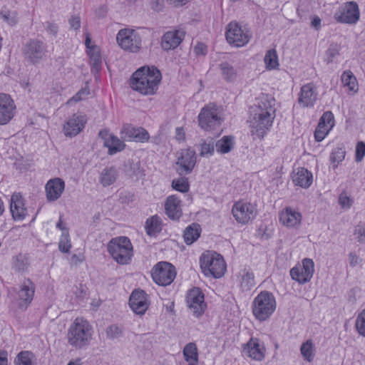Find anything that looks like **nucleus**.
<instances>
[{
  "instance_id": "f257e3e1",
  "label": "nucleus",
  "mask_w": 365,
  "mask_h": 365,
  "mask_svg": "<svg viewBox=\"0 0 365 365\" xmlns=\"http://www.w3.org/2000/svg\"><path fill=\"white\" fill-rule=\"evenodd\" d=\"M275 100L270 96L262 95L250 120L252 135L262 139L272 125L275 118Z\"/></svg>"
},
{
  "instance_id": "f03ea898",
  "label": "nucleus",
  "mask_w": 365,
  "mask_h": 365,
  "mask_svg": "<svg viewBox=\"0 0 365 365\" xmlns=\"http://www.w3.org/2000/svg\"><path fill=\"white\" fill-rule=\"evenodd\" d=\"M161 78V73L156 67L143 66L132 75L130 86L143 95H153L158 89Z\"/></svg>"
},
{
  "instance_id": "7ed1b4c3",
  "label": "nucleus",
  "mask_w": 365,
  "mask_h": 365,
  "mask_svg": "<svg viewBox=\"0 0 365 365\" xmlns=\"http://www.w3.org/2000/svg\"><path fill=\"white\" fill-rule=\"evenodd\" d=\"M93 329L83 318L77 317L71 324L67 334L68 344L76 349L88 346L92 340Z\"/></svg>"
},
{
  "instance_id": "20e7f679",
  "label": "nucleus",
  "mask_w": 365,
  "mask_h": 365,
  "mask_svg": "<svg viewBox=\"0 0 365 365\" xmlns=\"http://www.w3.org/2000/svg\"><path fill=\"white\" fill-rule=\"evenodd\" d=\"M277 304L273 294L262 291L254 299L252 304L253 315L259 321H265L276 309Z\"/></svg>"
},
{
  "instance_id": "39448f33",
  "label": "nucleus",
  "mask_w": 365,
  "mask_h": 365,
  "mask_svg": "<svg viewBox=\"0 0 365 365\" xmlns=\"http://www.w3.org/2000/svg\"><path fill=\"white\" fill-rule=\"evenodd\" d=\"M108 252L115 261L120 264H127L133 256V246L127 237L113 238L108 244Z\"/></svg>"
},
{
  "instance_id": "423d86ee",
  "label": "nucleus",
  "mask_w": 365,
  "mask_h": 365,
  "mask_svg": "<svg viewBox=\"0 0 365 365\" xmlns=\"http://www.w3.org/2000/svg\"><path fill=\"white\" fill-rule=\"evenodd\" d=\"M200 267L205 275L220 278L226 271L225 262L220 254L214 251H206L200 258Z\"/></svg>"
},
{
  "instance_id": "0eeeda50",
  "label": "nucleus",
  "mask_w": 365,
  "mask_h": 365,
  "mask_svg": "<svg viewBox=\"0 0 365 365\" xmlns=\"http://www.w3.org/2000/svg\"><path fill=\"white\" fill-rule=\"evenodd\" d=\"M222 122L221 111L215 103L205 106L198 115L199 125L205 130H215Z\"/></svg>"
},
{
  "instance_id": "6e6552de",
  "label": "nucleus",
  "mask_w": 365,
  "mask_h": 365,
  "mask_svg": "<svg viewBox=\"0 0 365 365\" xmlns=\"http://www.w3.org/2000/svg\"><path fill=\"white\" fill-rule=\"evenodd\" d=\"M46 48L43 41L36 39H29L22 47V55L24 60L31 64L38 63L45 56Z\"/></svg>"
},
{
  "instance_id": "1a4fd4ad",
  "label": "nucleus",
  "mask_w": 365,
  "mask_h": 365,
  "mask_svg": "<svg viewBox=\"0 0 365 365\" xmlns=\"http://www.w3.org/2000/svg\"><path fill=\"white\" fill-rule=\"evenodd\" d=\"M118 45L125 51L137 53L142 44L140 35L133 29H120L116 36Z\"/></svg>"
},
{
  "instance_id": "9d476101",
  "label": "nucleus",
  "mask_w": 365,
  "mask_h": 365,
  "mask_svg": "<svg viewBox=\"0 0 365 365\" xmlns=\"http://www.w3.org/2000/svg\"><path fill=\"white\" fill-rule=\"evenodd\" d=\"M153 281L160 286L171 284L176 276L175 267L168 262H160L155 264L151 271Z\"/></svg>"
},
{
  "instance_id": "9b49d317",
  "label": "nucleus",
  "mask_w": 365,
  "mask_h": 365,
  "mask_svg": "<svg viewBox=\"0 0 365 365\" xmlns=\"http://www.w3.org/2000/svg\"><path fill=\"white\" fill-rule=\"evenodd\" d=\"M359 6L355 1H348L341 6L334 14V19L341 24H355L359 19Z\"/></svg>"
},
{
  "instance_id": "f8f14e48",
  "label": "nucleus",
  "mask_w": 365,
  "mask_h": 365,
  "mask_svg": "<svg viewBox=\"0 0 365 365\" xmlns=\"http://www.w3.org/2000/svg\"><path fill=\"white\" fill-rule=\"evenodd\" d=\"M225 36L227 42L236 47L243 46L250 41L248 31L234 21L227 26Z\"/></svg>"
},
{
  "instance_id": "ddd939ff",
  "label": "nucleus",
  "mask_w": 365,
  "mask_h": 365,
  "mask_svg": "<svg viewBox=\"0 0 365 365\" xmlns=\"http://www.w3.org/2000/svg\"><path fill=\"white\" fill-rule=\"evenodd\" d=\"M255 205L245 201L236 202L232 209V213L236 221L241 224L248 223L253 220L257 215Z\"/></svg>"
},
{
  "instance_id": "4468645a",
  "label": "nucleus",
  "mask_w": 365,
  "mask_h": 365,
  "mask_svg": "<svg viewBox=\"0 0 365 365\" xmlns=\"http://www.w3.org/2000/svg\"><path fill=\"white\" fill-rule=\"evenodd\" d=\"M314 272V264L312 259L305 258L302 265L296 266L291 269L290 275L292 279L301 284L309 282Z\"/></svg>"
},
{
  "instance_id": "2eb2a0df",
  "label": "nucleus",
  "mask_w": 365,
  "mask_h": 365,
  "mask_svg": "<svg viewBox=\"0 0 365 365\" xmlns=\"http://www.w3.org/2000/svg\"><path fill=\"white\" fill-rule=\"evenodd\" d=\"M196 163V153L194 150H182L176 162V171L179 175H187L192 172Z\"/></svg>"
},
{
  "instance_id": "dca6fc26",
  "label": "nucleus",
  "mask_w": 365,
  "mask_h": 365,
  "mask_svg": "<svg viewBox=\"0 0 365 365\" xmlns=\"http://www.w3.org/2000/svg\"><path fill=\"white\" fill-rule=\"evenodd\" d=\"M187 304L192 314L197 317L201 316L206 308L204 294L199 288H193L187 296Z\"/></svg>"
},
{
  "instance_id": "f3484780",
  "label": "nucleus",
  "mask_w": 365,
  "mask_h": 365,
  "mask_svg": "<svg viewBox=\"0 0 365 365\" xmlns=\"http://www.w3.org/2000/svg\"><path fill=\"white\" fill-rule=\"evenodd\" d=\"M149 304L148 294L145 291L135 289L131 293L129 298V305L136 314H144L148 309Z\"/></svg>"
},
{
  "instance_id": "a211bd4d",
  "label": "nucleus",
  "mask_w": 365,
  "mask_h": 365,
  "mask_svg": "<svg viewBox=\"0 0 365 365\" xmlns=\"http://www.w3.org/2000/svg\"><path fill=\"white\" fill-rule=\"evenodd\" d=\"M121 138L125 141L147 142L150 135L143 128H135L132 125L125 124L120 131Z\"/></svg>"
},
{
  "instance_id": "6ab92c4d",
  "label": "nucleus",
  "mask_w": 365,
  "mask_h": 365,
  "mask_svg": "<svg viewBox=\"0 0 365 365\" xmlns=\"http://www.w3.org/2000/svg\"><path fill=\"white\" fill-rule=\"evenodd\" d=\"M16 105L11 96L0 94V125L7 124L14 116Z\"/></svg>"
},
{
  "instance_id": "aec40b11",
  "label": "nucleus",
  "mask_w": 365,
  "mask_h": 365,
  "mask_svg": "<svg viewBox=\"0 0 365 365\" xmlns=\"http://www.w3.org/2000/svg\"><path fill=\"white\" fill-rule=\"evenodd\" d=\"M242 351L246 356L256 361H262L264 358L266 349L259 339L252 337L244 344Z\"/></svg>"
},
{
  "instance_id": "412c9836",
  "label": "nucleus",
  "mask_w": 365,
  "mask_h": 365,
  "mask_svg": "<svg viewBox=\"0 0 365 365\" xmlns=\"http://www.w3.org/2000/svg\"><path fill=\"white\" fill-rule=\"evenodd\" d=\"M185 37L182 30H174L166 32L161 38V47L165 51L173 50L177 48Z\"/></svg>"
},
{
  "instance_id": "4be33fe9",
  "label": "nucleus",
  "mask_w": 365,
  "mask_h": 365,
  "mask_svg": "<svg viewBox=\"0 0 365 365\" xmlns=\"http://www.w3.org/2000/svg\"><path fill=\"white\" fill-rule=\"evenodd\" d=\"M65 188L64 181L56 178L49 180L45 186L46 199L49 202L57 200L62 195Z\"/></svg>"
},
{
  "instance_id": "5701e85b",
  "label": "nucleus",
  "mask_w": 365,
  "mask_h": 365,
  "mask_svg": "<svg viewBox=\"0 0 365 365\" xmlns=\"http://www.w3.org/2000/svg\"><path fill=\"white\" fill-rule=\"evenodd\" d=\"M86 122L85 116L73 115L63 125L65 135L71 138L77 135L83 129Z\"/></svg>"
},
{
  "instance_id": "b1692460",
  "label": "nucleus",
  "mask_w": 365,
  "mask_h": 365,
  "mask_svg": "<svg viewBox=\"0 0 365 365\" xmlns=\"http://www.w3.org/2000/svg\"><path fill=\"white\" fill-rule=\"evenodd\" d=\"M10 210L15 220H24L27 210L24 205V200L20 193H14L11 197Z\"/></svg>"
},
{
  "instance_id": "393cba45",
  "label": "nucleus",
  "mask_w": 365,
  "mask_h": 365,
  "mask_svg": "<svg viewBox=\"0 0 365 365\" xmlns=\"http://www.w3.org/2000/svg\"><path fill=\"white\" fill-rule=\"evenodd\" d=\"M181 201L175 195L168 196L165 202V213L171 220H178L182 216Z\"/></svg>"
},
{
  "instance_id": "a878e982",
  "label": "nucleus",
  "mask_w": 365,
  "mask_h": 365,
  "mask_svg": "<svg viewBox=\"0 0 365 365\" xmlns=\"http://www.w3.org/2000/svg\"><path fill=\"white\" fill-rule=\"evenodd\" d=\"M301 220V213L295 211L290 207H286L279 214L280 222L289 227H294L300 225Z\"/></svg>"
},
{
  "instance_id": "bb28decb",
  "label": "nucleus",
  "mask_w": 365,
  "mask_h": 365,
  "mask_svg": "<svg viewBox=\"0 0 365 365\" xmlns=\"http://www.w3.org/2000/svg\"><path fill=\"white\" fill-rule=\"evenodd\" d=\"M317 98V93L312 83L305 84L301 88L298 100L301 106L303 107H312L316 102Z\"/></svg>"
},
{
  "instance_id": "cd10ccee",
  "label": "nucleus",
  "mask_w": 365,
  "mask_h": 365,
  "mask_svg": "<svg viewBox=\"0 0 365 365\" xmlns=\"http://www.w3.org/2000/svg\"><path fill=\"white\" fill-rule=\"evenodd\" d=\"M34 292V284L29 279L24 280L19 292V298L21 301V306L25 305L26 308L33 300Z\"/></svg>"
},
{
  "instance_id": "c85d7f7f",
  "label": "nucleus",
  "mask_w": 365,
  "mask_h": 365,
  "mask_svg": "<svg viewBox=\"0 0 365 365\" xmlns=\"http://www.w3.org/2000/svg\"><path fill=\"white\" fill-rule=\"evenodd\" d=\"M312 173L304 168H298L297 171L292 175L293 183L303 188H308L312 185Z\"/></svg>"
},
{
  "instance_id": "c756f323",
  "label": "nucleus",
  "mask_w": 365,
  "mask_h": 365,
  "mask_svg": "<svg viewBox=\"0 0 365 365\" xmlns=\"http://www.w3.org/2000/svg\"><path fill=\"white\" fill-rule=\"evenodd\" d=\"M118 177V172L115 167L104 168L100 175L99 181L103 187L113 184Z\"/></svg>"
},
{
  "instance_id": "7c9ffc66",
  "label": "nucleus",
  "mask_w": 365,
  "mask_h": 365,
  "mask_svg": "<svg viewBox=\"0 0 365 365\" xmlns=\"http://www.w3.org/2000/svg\"><path fill=\"white\" fill-rule=\"evenodd\" d=\"M341 81L344 87H346L350 92L356 93L359 91L358 82L356 76L350 70L343 72L341 76Z\"/></svg>"
},
{
  "instance_id": "2f4dec72",
  "label": "nucleus",
  "mask_w": 365,
  "mask_h": 365,
  "mask_svg": "<svg viewBox=\"0 0 365 365\" xmlns=\"http://www.w3.org/2000/svg\"><path fill=\"white\" fill-rule=\"evenodd\" d=\"M240 285L242 291H249L255 285L254 273L244 269L239 273Z\"/></svg>"
},
{
  "instance_id": "473e14b6",
  "label": "nucleus",
  "mask_w": 365,
  "mask_h": 365,
  "mask_svg": "<svg viewBox=\"0 0 365 365\" xmlns=\"http://www.w3.org/2000/svg\"><path fill=\"white\" fill-rule=\"evenodd\" d=\"M201 228L197 223H192L187 226L184 230L183 237L185 242L187 245H192L200 236Z\"/></svg>"
},
{
  "instance_id": "72a5a7b5",
  "label": "nucleus",
  "mask_w": 365,
  "mask_h": 365,
  "mask_svg": "<svg viewBox=\"0 0 365 365\" xmlns=\"http://www.w3.org/2000/svg\"><path fill=\"white\" fill-rule=\"evenodd\" d=\"M105 147L108 149L109 155H114L124 150L125 145L123 141L120 140L115 135L109 136L103 143Z\"/></svg>"
},
{
  "instance_id": "f704fd0d",
  "label": "nucleus",
  "mask_w": 365,
  "mask_h": 365,
  "mask_svg": "<svg viewBox=\"0 0 365 365\" xmlns=\"http://www.w3.org/2000/svg\"><path fill=\"white\" fill-rule=\"evenodd\" d=\"M161 218L157 215L147 219L145 224V228L148 235L153 236L159 233L162 230Z\"/></svg>"
},
{
  "instance_id": "c9c22d12",
  "label": "nucleus",
  "mask_w": 365,
  "mask_h": 365,
  "mask_svg": "<svg viewBox=\"0 0 365 365\" xmlns=\"http://www.w3.org/2000/svg\"><path fill=\"white\" fill-rule=\"evenodd\" d=\"M215 145L217 153L222 154L227 153L234 148V137L225 135L220 140H218Z\"/></svg>"
},
{
  "instance_id": "e433bc0d",
  "label": "nucleus",
  "mask_w": 365,
  "mask_h": 365,
  "mask_svg": "<svg viewBox=\"0 0 365 365\" xmlns=\"http://www.w3.org/2000/svg\"><path fill=\"white\" fill-rule=\"evenodd\" d=\"M221 75L227 82H233L237 76V69L228 62H222L219 65Z\"/></svg>"
},
{
  "instance_id": "4c0bfd02",
  "label": "nucleus",
  "mask_w": 365,
  "mask_h": 365,
  "mask_svg": "<svg viewBox=\"0 0 365 365\" xmlns=\"http://www.w3.org/2000/svg\"><path fill=\"white\" fill-rule=\"evenodd\" d=\"M90 57V63L92 68L95 69L96 72L100 71L102 64L101 56L100 49L97 46H92L91 50L87 51Z\"/></svg>"
},
{
  "instance_id": "58836bf2",
  "label": "nucleus",
  "mask_w": 365,
  "mask_h": 365,
  "mask_svg": "<svg viewBox=\"0 0 365 365\" xmlns=\"http://www.w3.org/2000/svg\"><path fill=\"white\" fill-rule=\"evenodd\" d=\"M300 351L304 360L312 362L314 357V345L312 339L307 340L300 347Z\"/></svg>"
},
{
  "instance_id": "ea45409f",
  "label": "nucleus",
  "mask_w": 365,
  "mask_h": 365,
  "mask_svg": "<svg viewBox=\"0 0 365 365\" xmlns=\"http://www.w3.org/2000/svg\"><path fill=\"white\" fill-rule=\"evenodd\" d=\"M183 355L185 361L195 363L197 365L198 361L197 349L194 343H189L184 347Z\"/></svg>"
},
{
  "instance_id": "a19ab883",
  "label": "nucleus",
  "mask_w": 365,
  "mask_h": 365,
  "mask_svg": "<svg viewBox=\"0 0 365 365\" xmlns=\"http://www.w3.org/2000/svg\"><path fill=\"white\" fill-rule=\"evenodd\" d=\"M35 356L29 351H22L14 360V365H35Z\"/></svg>"
},
{
  "instance_id": "79ce46f5",
  "label": "nucleus",
  "mask_w": 365,
  "mask_h": 365,
  "mask_svg": "<svg viewBox=\"0 0 365 365\" xmlns=\"http://www.w3.org/2000/svg\"><path fill=\"white\" fill-rule=\"evenodd\" d=\"M264 61L266 68L268 70L275 69L279 66L277 53L275 49L268 50L265 54Z\"/></svg>"
},
{
  "instance_id": "37998d69",
  "label": "nucleus",
  "mask_w": 365,
  "mask_h": 365,
  "mask_svg": "<svg viewBox=\"0 0 365 365\" xmlns=\"http://www.w3.org/2000/svg\"><path fill=\"white\" fill-rule=\"evenodd\" d=\"M172 187L177 191L180 192H186L189 190L190 187L188 179L185 177L174 179L172 181Z\"/></svg>"
},
{
  "instance_id": "c03bdc74",
  "label": "nucleus",
  "mask_w": 365,
  "mask_h": 365,
  "mask_svg": "<svg viewBox=\"0 0 365 365\" xmlns=\"http://www.w3.org/2000/svg\"><path fill=\"white\" fill-rule=\"evenodd\" d=\"M0 16L4 21L11 26H14L17 23V13L15 11L3 9L0 11Z\"/></svg>"
},
{
  "instance_id": "a18cd8bd",
  "label": "nucleus",
  "mask_w": 365,
  "mask_h": 365,
  "mask_svg": "<svg viewBox=\"0 0 365 365\" xmlns=\"http://www.w3.org/2000/svg\"><path fill=\"white\" fill-rule=\"evenodd\" d=\"M123 328L122 326L112 324L106 331V336L110 339H116L122 336Z\"/></svg>"
},
{
  "instance_id": "49530a36",
  "label": "nucleus",
  "mask_w": 365,
  "mask_h": 365,
  "mask_svg": "<svg viewBox=\"0 0 365 365\" xmlns=\"http://www.w3.org/2000/svg\"><path fill=\"white\" fill-rule=\"evenodd\" d=\"M340 50V45L337 43H331L326 51L327 58H325V61L327 63H331L333 61V59L339 55Z\"/></svg>"
},
{
  "instance_id": "de8ad7c7",
  "label": "nucleus",
  "mask_w": 365,
  "mask_h": 365,
  "mask_svg": "<svg viewBox=\"0 0 365 365\" xmlns=\"http://www.w3.org/2000/svg\"><path fill=\"white\" fill-rule=\"evenodd\" d=\"M71 247L68 232H63L58 242L59 250L63 253H68Z\"/></svg>"
},
{
  "instance_id": "09e8293b",
  "label": "nucleus",
  "mask_w": 365,
  "mask_h": 365,
  "mask_svg": "<svg viewBox=\"0 0 365 365\" xmlns=\"http://www.w3.org/2000/svg\"><path fill=\"white\" fill-rule=\"evenodd\" d=\"M215 144L212 139L210 140L208 142L204 141L200 145V155L202 157H205L207 155H212L215 150Z\"/></svg>"
},
{
  "instance_id": "8fccbe9b",
  "label": "nucleus",
  "mask_w": 365,
  "mask_h": 365,
  "mask_svg": "<svg viewBox=\"0 0 365 365\" xmlns=\"http://www.w3.org/2000/svg\"><path fill=\"white\" fill-rule=\"evenodd\" d=\"M354 235L356 240L362 244H365V223L359 222L355 226Z\"/></svg>"
},
{
  "instance_id": "3c124183",
  "label": "nucleus",
  "mask_w": 365,
  "mask_h": 365,
  "mask_svg": "<svg viewBox=\"0 0 365 365\" xmlns=\"http://www.w3.org/2000/svg\"><path fill=\"white\" fill-rule=\"evenodd\" d=\"M345 150L343 148H336L331 153L330 160L332 163H336L334 165V168L337 167V165L341 162L345 158Z\"/></svg>"
},
{
  "instance_id": "603ef678",
  "label": "nucleus",
  "mask_w": 365,
  "mask_h": 365,
  "mask_svg": "<svg viewBox=\"0 0 365 365\" xmlns=\"http://www.w3.org/2000/svg\"><path fill=\"white\" fill-rule=\"evenodd\" d=\"M355 326L358 333L365 337V309L358 314Z\"/></svg>"
},
{
  "instance_id": "864d4df0",
  "label": "nucleus",
  "mask_w": 365,
  "mask_h": 365,
  "mask_svg": "<svg viewBox=\"0 0 365 365\" xmlns=\"http://www.w3.org/2000/svg\"><path fill=\"white\" fill-rule=\"evenodd\" d=\"M319 123L331 129L334 125V115L331 111H326L321 117Z\"/></svg>"
},
{
  "instance_id": "5fc2aeb1",
  "label": "nucleus",
  "mask_w": 365,
  "mask_h": 365,
  "mask_svg": "<svg viewBox=\"0 0 365 365\" xmlns=\"http://www.w3.org/2000/svg\"><path fill=\"white\" fill-rule=\"evenodd\" d=\"M29 266L28 259L26 256L19 255L14 262V267L16 270L21 272L27 269Z\"/></svg>"
},
{
  "instance_id": "6e6d98bb",
  "label": "nucleus",
  "mask_w": 365,
  "mask_h": 365,
  "mask_svg": "<svg viewBox=\"0 0 365 365\" xmlns=\"http://www.w3.org/2000/svg\"><path fill=\"white\" fill-rule=\"evenodd\" d=\"M329 128H325L322 125L318 123L317 128L314 132V138L316 141L321 142L324 139L325 136L328 134Z\"/></svg>"
},
{
  "instance_id": "4d7b16f0",
  "label": "nucleus",
  "mask_w": 365,
  "mask_h": 365,
  "mask_svg": "<svg viewBox=\"0 0 365 365\" xmlns=\"http://www.w3.org/2000/svg\"><path fill=\"white\" fill-rule=\"evenodd\" d=\"M365 155V143L359 141L356 146L355 160L358 163L361 162Z\"/></svg>"
},
{
  "instance_id": "13d9d810",
  "label": "nucleus",
  "mask_w": 365,
  "mask_h": 365,
  "mask_svg": "<svg viewBox=\"0 0 365 365\" xmlns=\"http://www.w3.org/2000/svg\"><path fill=\"white\" fill-rule=\"evenodd\" d=\"M339 203L343 208H349L351 205V200L343 192L339 195Z\"/></svg>"
},
{
  "instance_id": "bf43d9fd",
  "label": "nucleus",
  "mask_w": 365,
  "mask_h": 365,
  "mask_svg": "<svg viewBox=\"0 0 365 365\" xmlns=\"http://www.w3.org/2000/svg\"><path fill=\"white\" fill-rule=\"evenodd\" d=\"M130 169L133 170V175L136 177H141L143 174V170L140 167V164L139 162H132L130 163Z\"/></svg>"
},
{
  "instance_id": "052dcab7",
  "label": "nucleus",
  "mask_w": 365,
  "mask_h": 365,
  "mask_svg": "<svg viewBox=\"0 0 365 365\" xmlns=\"http://www.w3.org/2000/svg\"><path fill=\"white\" fill-rule=\"evenodd\" d=\"M89 94V91L87 88H81L78 92L73 96L68 102L75 101L78 102L83 99L84 97Z\"/></svg>"
},
{
  "instance_id": "680f3d73",
  "label": "nucleus",
  "mask_w": 365,
  "mask_h": 365,
  "mask_svg": "<svg viewBox=\"0 0 365 365\" xmlns=\"http://www.w3.org/2000/svg\"><path fill=\"white\" fill-rule=\"evenodd\" d=\"M69 24L71 29L78 30L81 27V19L78 16H72L69 19Z\"/></svg>"
},
{
  "instance_id": "e2e57ef3",
  "label": "nucleus",
  "mask_w": 365,
  "mask_h": 365,
  "mask_svg": "<svg viewBox=\"0 0 365 365\" xmlns=\"http://www.w3.org/2000/svg\"><path fill=\"white\" fill-rule=\"evenodd\" d=\"M46 29L49 34L53 36H56L58 33V26L55 23L46 22Z\"/></svg>"
},
{
  "instance_id": "0e129e2a",
  "label": "nucleus",
  "mask_w": 365,
  "mask_h": 365,
  "mask_svg": "<svg viewBox=\"0 0 365 365\" xmlns=\"http://www.w3.org/2000/svg\"><path fill=\"white\" fill-rule=\"evenodd\" d=\"M7 364H8L7 352L0 350V365H7Z\"/></svg>"
},
{
  "instance_id": "69168bd1",
  "label": "nucleus",
  "mask_w": 365,
  "mask_h": 365,
  "mask_svg": "<svg viewBox=\"0 0 365 365\" xmlns=\"http://www.w3.org/2000/svg\"><path fill=\"white\" fill-rule=\"evenodd\" d=\"M107 130H101L98 133V136L103 140V143L108 138L109 136H112Z\"/></svg>"
},
{
  "instance_id": "338daca9",
  "label": "nucleus",
  "mask_w": 365,
  "mask_h": 365,
  "mask_svg": "<svg viewBox=\"0 0 365 365\" xmlns=\"http://www.w3.org/2000/svg\"><path fill=\"white\" fill-rule=\"evenodd\" d=\"M349 263L351 266H356L358 264V257L354 254L351 252L349 254Z\"/></svg>"
},
{
  "instance_id": "774afa93",
  "label": "nucleus",
  "mask_w": 365,
  "mask_h": 365,
  "mask_svg": "<svg viewBox=\"0 0 365 365\" xmlns=\"http://www.w3.org/2000/svg\"><path fill=\"white\" fill-rule=\"evenodd\" d=\"M321 25V19L318 16H315L312 21V26L317 30H319Z\"/></svg>"
}]
</instances>
